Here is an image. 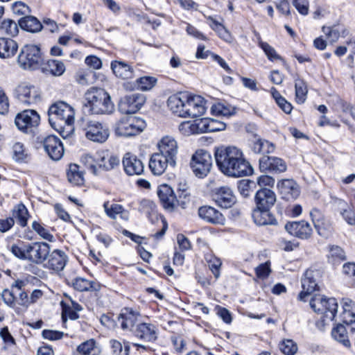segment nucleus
I'll list each match as a JSON object with an SVG mask.
<instances>
[{"instance_id": "4be33fe9", "label": "nucleus", "mask_w": 355, "mask_h": 355, "mask_svg": "<svg viewBox=\"0 0 355 355\" xmlns=\"http://www.w3.org/2000/svg\"><path fill=\"white\" fill-rule=\"evenodd\" d=\"M159 153L169 157L174 164L177 159L178 144L175 139L171 136L164 137L158 144Z\"/></svg>"}, {"instance_id": "3c124183", "label": "nucleus", "mask_w": 355, "mask_h": 355, "mask_svg": "<svg viewBox=\"0 0 355 355\" xmlns=\"http://www.w3.org/2000/svg\"><path fill=\"white\" fill-rule=\"evenodd\" d=\"M202 121L205 122V132H216V131H221L225 129L226 125L225 123L221 122L218 120L211 119H202Z\"/></svg>"}, {"instance_id": "b1692460", "label": "nucleus", "mask_w": 355, "mask_h": 355, "mask_svg": "<svg viewBox=\"0 0 355 355\" xmlns=\"http://www.w3.org/2000/svg\"><path fill=\"white\" fill-rule=\"evenodd\" d=\"M139 314L130 308H124L118 316V321L123 330H129L133 333Z\"/></svg>"}, {"instance_id": "412c9836", "label": "nucleus", "mask_w": 355, "mask_h": 355, "mask_svg": "<svg viewBox=\"0 0 355 355\" xmlns=\"http://www.w3.org/2000/svg\"><path fill=\"white\" fill-rule=\"evenodd\" d=\"M67 255L62 250H50L46 261L43 263L44 266L55 271L62 270L67 263Z\"/></svg>"}, {"instance_id": "a878e982", "label": "nucleus", "mask_w": 355, "mask_h": 355, "mask_svg": "<svg viewBox=\"0 0 355 355\" xmlns=\"http://www.w3.org/2000/svg\"><path fill=\"white\" fill-rule=\"evenodd\" d=\"M198 215L200 218L211 224L224 225L225 222L223 215L217 209L210 206L200 207Z\"/></svg>"}, {"instance_id": "680f3d73", "label": "nucleus", "mask_w": 355, "mask_h": 355, "mask_svg": "<svg viewBox=\"0 0 355 355\" xmlns=\"http://www.w3.org/2000/svg\"><path fill=\"white\" fill-rule=\"evenodd\" d=\"M1 297L7 305L14 306L17 298V293L15 290L5 289L1 293Z\"/></svg>"}, {"instance_id": "f257e3e1", "label": "nucleus", "mask_w": 355, "mask_h": 355, "mask_svg": "<svg viewBox=\"0 0 355 355\" xmlns=\"http://www.w3.org/2000/svg\"><path fill=\"white\" fill-rule=\"evenodd\" d=\"M214 155L219 170L225 175L239 178L252 173L253 169L242 150L235 146L218 148Z\"/></svg>"}, {"instance_id": "79ce46f5", "label": "nucleus", "mask_w": 355, "mask_h": 355, "mask_svg": "<svg viewBox=\"0 0 355 355\" xmlns=\"http://www.w3.org/2000/svg\"><path fill=\"white\" fill-rule=\"evenodd\" d=\"M295 97L298 103H303L308 92L306 83L298 76L295 78Z\"/></svg>"}, {"instance_id": "5701e85b", "label": "nucleus", "mask_w": 355, "mask_h": 355, "mask_svg": "<svg viewBox=\"0 0 355 355\" xmlns=\"http://www.w3.org/2000/svg\"><path fill=\"white\" fill-rule=\"evenodd\" d=\"M254 200L256 208L270 209L276 202V195L271 189L261 188L256 192Z\"/></svg>"}, {"instance_id": "a18cd8bd", "label": "nucleus", "mask_w": 355, "mask_h": 355, "mask_svg": "<svg viewBox=\"0 0 355 355\" xmlns=\"http://www.w3.org/2000/svg\"><path fill=\"white\" fill-rule=\"evenodd\" d=\"M28 157V150L21 142H16L12 146V158L15 162H25Z\"/></svg>"}, {"instance_id": "5fc2aeb1", "label": "nucleus", "mask_w": 355, "mask_h": 355, "mask_svg": "<svg viewBox=\"0 0 355 355\" xmlns=\"http://www.w3.org/2000/svg\"><path fill=\"white\" fill-rule=\"evenodd\" d=\"M28 243L21 242V245L13 244L10 248L11 252L17 258L22 260H27Z\"/></svg>"}, {"instance_id": "864d4df0", "label": "nucleus", "mask_w": 355, "mask_h": 355, "mask_svg": "<svg viewBox=\"0 0 355 355\" xmlns=\"http://www.w3.org/2000/svg\"><path fill=\"white\" fill-rule=\"evenodd\" d=\"M32 229L43 239L49 242H53L55 241L54 236L37 221L35 220L33 222Z\"/></svg>"}, {"instance_id": "f704fd0d", "label": "nucleus", "mask_w": 355, "mask_h": 355, "mask_svg": "<svg viewBox=\"0 0 355 355\" xmlns=\"http://www.w3.org/2000/svg\"><path fill=\"white\" fill-rule=\"evenodd\" d=\"M18 24L21 29L31 33H38L43 28L42 23L36 17L31 15L21 17Z\"/></svg>"}, {"instance_id": "f3484780", "label": "nucleus", "mask_w": 355, "mask_h": 355, "mask_svg": "<svg viewBox=\"0 0 355 355\" xmlns=\"http://www.w3.org/2000/svg\"><path fill=\"white\" fill-rule=\"evenodd\" d=\"M213 200L222 208H230L235 204L236 199L232 190L228 187L216 189L212 195Z\"/></svg>"}, {"instance_id": "72a5a7b5", "label": "nucleus", "mask_w": 355, "mask_h": 355, "mask_svg": "<svg viewBox=\"0 0 355 355\" xmlns=\"http://www.w3.org/2000/svg\"><path fill=\"white\" fill-rule=\"evenodd\" d=\"M179 130L184 135L205 132V122L202 119L194 121H184L179 125Z\"/></svg>"}, {"instance_id": "052dcab7", "label": "nucleus", "mask_w": 355, "mask_h": 355, "mask_svg": "<svg viewBox=\"0 0 355 355\" xmlns=\"http://www.w3.org/2000/svg\"><path fill=\"white\" fill-rule=\"evenodd\" d=\"M272 160L270 172L282 173L286 170V164L283 159L274 157Z\"/></svg>"}, {"instance_id": "8fccbe9b", "label": "nucleus", "mask_w": 355, "mask_h": 355, "mask_svg": "<svg viewBox=\"0 0 355 355\" xmlns=\"http://www.w3.org/2000/svg\"><path fill=\"white\" fill-rule=\"evenodd\" d=\"M279 349L285 355H295L297 351V346L293 340L285 339L280 343Z\"/></svg>"}, {"instance_id": "2eb2a0df", "label": "nucleus", "mask_w": 355, "mask_h": 355, "mask_svg": "<svg viewBox=\"0 0 355 355\" xmlns=\"http://www.w3.org/2000/svg\"><path fill=\"white\" fill-rule=\"evenodd\" d=\"M125 173L128 175H139L144 171V164L135 155L126 153L122 160Z\"/></svg>"}, {"instance_id": "9d476101", "label": "nucleus", "mask_w": 355, "mask_h": 355, "mask_svg": "<svg viewBox=\"0 0 355 355\" xmlns=\"http://www.w3.org/2000/svg\"><path fill=\"white\" fill-rule=\"evenodd\" d=\"M17 99L24 105L36 103L40 98L37 87L27 83H22L15 89Z\"/></svg>"}, {"instance_id": "c9c22d12", "label": "nucleus", "mask_w": 355, "mask_h": 355, "mask_svg": "<svg viewBox=\"0 0 355 355\" xmlns=\"http://www.w3.org/2000/svg\"><path fill=\"white\" fill-rule=\"evenodd\" d=\"M73 287L80 292L89 291H98L101 288V285L98 282H89L86 279L77 277L73 283Z\"/></svg>"}, {"instance_id": "13d9d810", "label": "nucleus", "mask_w": 355, "mask_h": 355, "mask_svg": "<svg viewBox=\"0 0 355 355\" xmlns=\"http://www.w3.org/2000/svg\"><path fill=\"white\" fill-rule=\"evenodd\" d=\"M319 235L322 236H327V231L330 230L331 227V221L327 218H324L319 223L314 225Z\"/></svg>"}, {"instance_id": "a211bd4d", "label": "nucleus", "mask_w": 355, "mask_h": 355, "mask_svg": "<svg viewBox=\"0 0 355 355\" xmlns=\"http://www.w3.org/2000/svg\"><path fill=\"white\" fill-rule=\"evenodd\" d=\"M343 312L340 314V320L346 324L350 331L355 332V302L349 298H343Z\"/></svg>"}, {"instance_id": "6ab92c4d", "label": "nucleus", "mask_w": 355, "mask_h": 355, "mask_svg": "<svg viewBox=\"0 0 355 355\" xmlns=\"http://www.w3.org/2000/svg\"><path fill=\"white\" fill-rule=\"evenodd\" d=\"M157 195L165 209L172 211L177 206V198L173 189L169 185H160L157 189Z\"/></svg>"}, {"instance_id": "c03bdc74", "label": "nucleus", "mask_w": 355, "mask_h": 355, "mask_svg": "<svg viewBox=\"0 0 355 355\" xmlns=\"http://www.w3.org/2000/svg\"><path fill=\"white\" fill-rule=\"evenodd\" d=\"M0 31L2 34L15 37L19 33L18 24L12 19H4L0 25Z\"/></svg>"}, {"instance_id": "c756f323", "label": "nucleus", "mask_w": 355, "mask_h": 355, "mask_svg": "<svg viewBox=\"0 0 355 355\" xmlns=\"http://www.w3.org/2000/svg\"><path fill=\"white\" fill-rule=\"evenodd\" d=\"M254 222L258 225H276V218L270 212V209L255 208L252 211Z\"/></svg>"}, {"instance_id": "37998d69", "label": "nucleus", "mask_w": 355, "mask_h": 355, "mask_svg": "<svg viewBox=\"0 0 355 355\" xmlns=\"http://www.w3.org/2000/svg\"><path fill=\"white\" fill-rule=\"evenodd\" d=\"M211 113L216 116H229L235 113V109L225 103H218L211 106Z\"/></svg>"}, {"instance_id": "cd10ccee", "label": "nucleus", "mask_w": 355, "mask_h": 355, "mask_svg": "<svg viewBox=\"0 0 355 355\" xmlns=\"http://www.w3.org/2000/svg\"><path fill=\"white\" fill-rule=\"evenodd\" d=\"M277 187L282 198L287 200L295 199L300 195L299 187L293 180H284L278 182Z\"/></svg>"}, {"instance_id": "4d7b16f0", "label": "nucleus", "mask_w": 355, "mask_h": 355, "mask_svg": "<svg viewBox=\"0 0 355 355\" xmlns=\"http://www.w3.org/2000/svg\"><path fill=\"white\" fill-rule=\"evenodd\" d=\"M47 66L49 70L54 76H61L65 71V66L64 63L59 60H49Z\"/></svg>"}, {"instance_id": "7c9ffc66", "label": "nucleus", "mask_w": 355, "mask_h": 355, "mask_svg": "<svg viewBox=\"0 0 355 355\" xmlns=\"http://www.w3.org/2000/svg\"><path fill=\"white\" fill-rule=\"evenodd\" d=\"M317 286L318 285L313 278V272L306 271L304 274V277L302 279V291L299 294V300L305 302L306 297L315 291Z\"/></svg>"}, {"instance_id": "6e6d98bb", "label": "nucleus", "mask_w": 355, "mask_h": 355, "mask_svg": "<svg viewBox=\"0 0 355 355\" xmlns=\"http://www.w3.org/2000/svg\"><path fill=\"white\" fill-rule=\"evenodd\" d=\"M209 19L211 21L210 26L212 29L217 32L222 39L228 41L230 39V35L227 29L213 17H209Z\"/></svg>"}, {"instance_id": "e433bc0d", "label": "nucleus", "mask_w": 355, "mask_h": 355, "mask_svg": "<svg viewBox=\"0 0 355 355\" xmlns=\"http://www.w3.org/2000/svg\"><path fill=\"white\" fill-rule=\"evenodd\" d=\"M67 175L69 182L72 184L80 186L84 184L83 173L79 170V166L76 164H69Z\"/></svg>"}, {"instance_id": "774afa93", "label": "nucleus", "mask_w": 355, "mask_h": 355, "mask_svg": "<svg viewBox=\"0 0 355 355\" xmlns=\"http://www.w3.org/2000/svg\"><path fill=\"white\" fill-rule=\"evenodd\" d=\"M252 182L248 180H242L238 184V190L243 197L250 196V191Z\"/></svg>"}, {"instance_id": "aec40b11", "label": "nucleus", "mask_w": 355, "mask_h": 355, "mask_svg": "<svg viewBox=\"0 0 355 355\" xmlns=\"http://www.w3.org/2000/svg\"><path fill=\"white\" fill-rule=\"evenodd\" d=\"M168 165L175 167L176 162L175 161V163L173 164L169 157H166V156L159 153H154L151 155L149 161V168L154 175H162Z\"/></svg>"}, {"instance_id": "2f4dec72", "label": "nucleus", "mask_w": 355, "mask_h": 355, "mask_svg": "<svg viewBox=\"0 0 355 355\" xmlns=\"http://www.w3.org/2000/svg\"><path fill=\"white\" fill-rule=\"evenodd\" d=\"M98 168L105 171H109L118 167L120 159L118 156L103 153L97 160Z\"/></svg>"}, {"instance_id": "39448f33", "label": "nucleus", "mask_w": 355, "mask_h": 355, "mask_svg": "<svg viewBox=\"0 0 355 355\" xmlns=\"http://www.w3.org/2000/svg\"><path fill=\"white\" fill-rule=\"evenodd\" d=\"M146 128V123L141 119L127 116L121 118L114 125V132L120 137H132L141 132Z\"/></svg>"}, {"instance_id": "4468645a", "label": "nucleus", "mask_w": 355, "mask_h": 355, "mask_svg": "<svg viewBox=\"0 0 355 355\" xmlns=\"http://www.w3.org/2000/svg\"><path fill=\"white\" fill-rule=\"evenodd\" d=\"M185 117H199L203 115L206 110L205 101L200 96L188 94L185 102Z\"/></svg>"}, {"instance_id": "de8ad7c7", "label": "nucleus", "mask_w": 355, "mask_h": 355, "mask_svg": "<svg viewBox=\"0 0 355 355\" xmlns=\"http://www.w3.org/2000/svg\"><path fill=\"white\" fill-rule=\"evenodd\" d=\"M156 78L152 76H144L137 78L136 80V87L142 91L151 89L156 83Z\"/></svg>"}, {"instance_id": "ddd939ff", "label": "nucleus", "mask_w": 355, "mask_h": 355, "mask_svg": "<svg viewBox=\"0 0 355 355\" xmlns=\"http://www.w3.org/2000/svg\"><path fill=\"white\" fill-rule=\"evenodd\" d=\"M146 102V98L141 94H132L125 96L119 104V110L124 114L137 112Z\"/></svg>"}, {"instance_id": "09e8293b", "label": "nucleus", "mask_w": 355, "mask_h": 355, "mask_svg": "<svg viewBox=\"0 0 355 355\" xmlns=\"http://www.w3.org/2000/svg\"><path fill=\"white\" fill-rule=\"evenodd\" d=\"M81 162L85 165V166L95 175H98L100 174V171H98V166H96V160L94 158L89 154H85L80 158Z\"/></svg>"}, {"instance_id": "bb28decb", "label": "nucleus", "mask_w": 355, "mask_h": 355, "mask_svg": "<svg viewBox=\"0 0 355 355\" xmlns=\"http://www.w3.org/2000/svg\"><path fill=\"white\" fill-rule=\"evenodd\" d=\"M133 334L146 342H153L157 338V328L150 323L141 322L137 324Z\"/></svg>"}, {"instance_id": "7ed1b4c3", "label": "nucleus", "mask_w": 355, "mask_h": 355, "mask_svg": "<svg viewBox=\"0 0 355 355\" xmlns=\"http://www.w3.org/2000/svg\"><path fill=\"white\" fill-rule=\"evenodd\" d=\"M84 109L92 114H110L114 110V105L105 89L92 87L85 94Z\"/></svg>"}, {"instance_id": "6e6552de", "label": "nucleus", "mask_w": 355, "mask_h": 355, "mask_svg": "<svg viewBox=\"0 0 355 355\" xmlns=\"http://www.w3.org/2000/svg\"><path fill=\"white\" fill-rule=\"evenodd\" d=\"M40 121L39 114L33 110H25L18 113L15 119L18 129L26 133L32 132L33 128L38 126Z\"/></svg>"}, {"instance_id": "473e14b6", "label": "nucleus", "mask_w": 355, "mask_h": 355, "mask_svg": "<svg viewBox=\"0 0 355 355\" xmlns=\"http://www.w3.org/2000/svg\"><path fill=\"white\" fill-rule=\"evenodd\" d=\"M18 49L17 43L10 38L0 37V58L13 57Z\"/></svg>"}, {"instance_id": "0e129e2a", "label": "nucleus", "mask_w": 355, "mask_h": 355, "mask_svg": "<svg viewBox=\"0 0 355 355\" xmlns=\"http://www.w3.org/2000/svg\"><path fill=\"white\" fill-rule=\"evenodd\" d=\"M340 214L342 215L345 220L349 225H355V214L347 205L345 207L340 209Z\"/></svg>"}, {"instance_id": "c85d7f7f", "label": "nucleus", "mask_w": 355, "mask_h": 355, "mask_svg": "<svg viewBox=\"0 0 355 355\" xmlns=\"http://www.w3.org/2000/svg\"><path fill=\"white\" fill-rule=\"evenodd\" d=\"M111 68L115 76L119 78L125 80L135 77V70L128 63L123 61H113Z\"/></svg>"}, {"instance_id": "bf43d9fd", "label": "nucleus", "mask_w": 355, "mask_h": 355, "mask_svg": "<svg viewBox=\"0 0 355 355\" xmlns=\"http://www.w3.org/2000/svg\"><path fill=\"white\" fill-rule=\"evenodd\" d=\"M255 271L258 278L262 279L267 278L271 272L270 262L266 261L260 264L256 268Z\"/></svg>"}, {"instance_id": "393cba45", "label": "nucleus", "mask_w": 355, "mask_h": 355, "mask_svg": "<svg viewBox=\"0 0 355 355\" xmlns=\"http://www.w3.org/2000/svg\"><path fill=\"white\" fill-rule=\"evenodd\" d=\"M188 99V94L180 93L170 96L167 101V106L175 115L185 117L184 105Z\"/></svg>"}, {"instance_id": "0eeeda50", "label": "nucleus", "mask_w": 355, "mask_h": 355, "mask_svg": "<svg viewBox=\"0 0 355 355\" xmlns=\"http://www.w3.org/2000/svg\"><path fill=\"white\" fill-rule=\"evenodd\" d=\"M190 166L195 175L202 178L210 172L212 166L211 156L205 150H198L193 155Z\"/></svg>"}, {"instance_id": "338daca9", "label": "nucleus", "mask_w": 355, "mask_h": 355, "mask_svg": "<svg viewBox=\"0 0 355 355\" xmlns=\"http://www.w3.org/2000/svg\"><path fill=\"white\" fill-rule=\"evenodd\" d=\"M330 256L338 261H344L346 259V255L344 250L338 245H332L329 248Z\"/></svg>"}, {"instance_id": "4c0bfd02", "label": "nucleus", "mask_w": 355, "mask_h": 355, "mask_svg": "<svg viewBox=\"0 0 355 355\" xmlns=\"http://www.w3.org/2000/svg\"><path fill=\"white\" fill-rule=\"evenodd\" d=\"M350 329L347 327H345L343 324H338L336 327L333 328L331 331L332 337L337 341L342 343L345 347H350L351 343L348 339V336L347 335V330Z\"/></svg>"}, {"instance_id": "69168bd1", "label": "nucleus", "mask_w": 355, "mask_h": 355, "mask_svg": "<svg viewBox=\"0 0 355 355\" xmlns=\"http://www.w3.org/2000/svg\"><path fill=\"white\" fill-rule=\"evenodd\" d=\"M292 4L300 14L306 15L309 13V3L307 0H292Z\"/></svg>"}, {"instance_id": "20e7f679", "label": "nucleus", "mask_w": 355, "mask_h": 355, "mask_svg": "<svg viewBox=\"0 0 355 355\" xmlns=\"http://www.w3.org/2000/svg\"><path fill=\"white\" fill-rule=\"evenodd\" d=\"M44 61L40 46L35 44L24 46L17 57L18 64L24 69H37L42 65Z\"/></svg>"}, {"instance_id": "dca6fc26", "label": "nucleus", "mask_w": 355, "mask_h": 355, "mask_svg": "<svg viewBox=\"0 0 355 355\" xmlns=\"http://www.w3.org/2000/svg\"><path fill=\"white\" fill-rule=\"evenodd\" d=\"M43 146L49 156L53 160H59L64 155V147L60 139L54 135L46 137L43 141Z\"/></svg>"}, {"instance_id": "603ef678", "label": "nucleus", "mask_w": 355, "mask_h": 355, "mask_svg": "<svg viewBox=\"0 0 355 355\" xmlns=\"http://www.w3.org/2000/svg\"><path fill=\"white\" fill-rule=\"evenodd\" d=\"M106 214L111 218L115 219L119 214H123V207L119 204L110 205L109 202H105L103 205Z\"/></svg>"}, {"instance_id": "49530a36", "label": "nucleus", "mask_w": 355, "mask_h": 355, "mask_svg": "<svg viewBox=\"0 0 355 355\" xmlns=\"http://www.w3.org/2000/svg\"><path fill=\"white\" fill-rule=\"evenodd\" d=\"M259 46L264 51L267 58L270 61H275L277 60H282V57L278 55L275 49L271 46L268 43L263 42L260 37L258 38Z\"/></svg>"}, {"instance_id": "e2e57ef3", "label": "nucleus", "mask_w": 355, "mask_h": 355, "mask_svg": "<svg viewBox=\"0 0 355 355\" xmlns=\"http://www.w3.org/2000/svg\"><path fill=\"white\" fill-rule=\"evenodd\" d=\"M62 307V318L63 320H66V317H68L71 320H76L78 318V314L77 311L73 310L69 305H67L63 302H61Z\"/></svg>"}, {"instance_id": "f8f14e48", "label": "nucleus", "mask_w": 355, "mask_h": 355, "mask_svg": "<svg viewBox=\"0 0 355 355\" xmlns=\"http://www.w3.org/2000/svg\"><path fill=\"white\" fill-rule=\"evenodd\" d=\"M284 228L291 235L300 239H309L313 234V229L307 221H289L286 223Z\"/></svg>"}, {"instance_id": "f03ea898", "label": "nucleus", "mask_w": 355, "mask_h": 355, "mask_svg": "<svg viewBox=\"0 0 355 355\" xmlns=\"http://www.w3.org/2000/svg\"><path fill=\"white\" fill-rule=\"evenodd\" d=\"M48 112L51 127L63 138L69 137L73 130L75 112L73 107L66 103L58 102L52 105Z\"/></svg>"}, {"instance_id": "58836bf2", "label": "nucleus", "mask_w": 355, "mask_h": 355, "mask_svg": "<svg viewBox=\"0 0 355 355\" xmlns=\"http://www.w3.org/2000/svg\"><path fill=\"white\" fill-rule=\"evenodd\" d=\"M12 217L16 219L17 223L22 227L26 226L28 218L29 216L28 211L22 203L16 205L12 209Z\"/></svg>"}, {"instance_id": "9b49d317", "label": "nucleus", "mask_w": 355, "mask_h": 355, "mask_svg": "<svg viewBox=\"0 0 355 355\" xmlns=\"http://www.w3.org/2000/svg\"><path fill=\"white\" fill-rule=\"evenodd\" d=\"M84 130L86 137L94 142L103 143L109 137L108 129L96 121H87Z\"/></svg>"}, {"instance_id": "a19ab883", "label": "nucleus", "mask_w": 355, "mask_h": 355, "mask_svg": "<svg viewBox=\"0 0 355 355\" xmlns=\"http://www.w3.org/2000/svg\"><path fill=\"white\" fill-rule=\"evenodd\" d=\"M77 352L80 355H100L101 350L96 345L94 340H89L80 344L77 347Z\"/></svg>"}, {"instance_id": "1a4fd4ad", "label": "nucleus", "mask_w": 355, "mask_h": 355, "mask_svg": "<svg viewBox=\"0 0 355 355\" xmlns=\"http://www.w3.org/2000/svg\"><path fill=\"white\" fill-rule=\"evenodd\" d=\"M51 246L46 242L28 243L27 261L35 264H43L46 261Z\"/></svg>"}, {"instance_id": "423d86ee", "label": "nucleus", "mask_w": 355, "mask_h": 355, "mask_svg": "<svg viewBox=\"0 0 355 355\" xmlns=\"http://www.w3.org/2000/svg\"><path fill=\"white\" fill-rule=\"evenodd\" d=\"M310 306L315 313L324 315L329 320H333L336 315L338 304L334 297L327 298L315 294L310 300Z\"/></svg>"}, {"instance_id": "ea45409f", "label": "nucleus", "mask_w": 355, "mask_h": 355, "mask_svg": "<svg viewBox=\"0 0 355 355\" xmlns=\"http://www.w3.org/2000/svg\"><path fill=\"white\" fill-rule=\"evenodd\" d=\"M252 148L255 153L266 155V154L272 153L275 150V146L267 140L257 139L253 143Z\"/></svg>"}]
</instances>
